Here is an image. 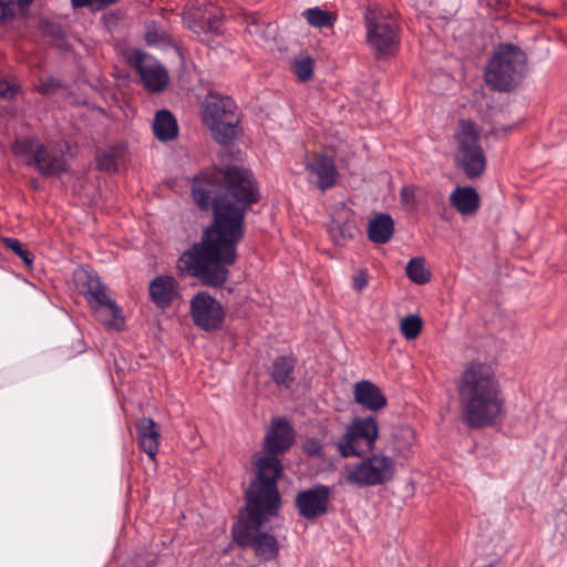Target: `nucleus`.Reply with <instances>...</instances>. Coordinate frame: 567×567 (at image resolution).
I'll list each match as a JSON object with an SVG mask.
<instances>
[{"label": "nucleus", "instance_id": "1", "mask_svg": "<svg viewBox=\"0 0 567 567\" xmlns=\"http://www.w3.org/2000/svg\"><path fill=\"white\" fill-rule=\"evenodd\" d=\"M226 186L214 175H199L192 184V197L202 210H213V224L202 240L185 250L178 267L189 276L212 287L221 286L227 266L236 259V245L243 237L245 212L248 207V174L237 166L218 169Z\"/></svg>", "mask_w": 567, "mask_h": 567}, {"label": "nucleus", "instance_id": "2", "mask_svg": "<svg viewBox=\"0 0 567 567\" xmlns=\"http://www.w3.org/2000/svg\"><path fill=\"white\" fill-rule=\"evenodd\" d=\"M457 393L463 421L468 427H486L503 417L505 399L491 364H466L457 383Z\"/></svg>", "mask_w": 567, "mask_h": 567}, {"label": "nucleus", "instance_id": "3", "mask_svg": "<svg viewBox=\"0 0 567 567\" xmlns=\"http://www.w3.org/2000/svg\"><path fill=\"white\" fill-rule=\"evenodd\" d=\"M256 478L250 482V529L259 528L269 519L279 516L282 499L278 481L282 465L276 454H267L256 461Z\"/></svg>", "mask_w": 567, "mask_h": 567}, {"label": "nucleus", "instance_id": "4", "mask_svg": "<svg viewBox=\"0 0 567 567\" xmlns=\"http://www.w3.org/2000/svg\"><path fill=\"white\" fill-rule=\"evenodd\" d=\"M74 281L95 318L109 330L122 331L125 328V318L117 302L109 295L107 287L94 271L79 269L74 274Z\"/></svg>", "mask_w": 567, "mask_h": 567}, {"label": "nucleus", "instance_id": "5", "mask_svg": "<svg viewBox=\"0 0 567 567\" xmlns=\"http://www.w3.org/2000/svg\"><path fill=\"white\" fill-rule=\"evenodd\" d=\"M525 71V53L516 45L503 44L487 64L485 81L494 90L507 92L520 83Z\"/></svg>", "mask_w": 567, "mask_h": 567}, {"label": "nucleus", "instance_id": "6", "mask_svg": "<svg viewBox=\"0 0 567 567\" xmlns=\"http://www.w3.org/2000/svg\"><path fill=\"white\" fill-rule=\"evenodd\" d=\"M202 118L218 144L229 145L237 138L240 116L231 97L208 95L203 104Z\"/></svg>", "mask_w": 567, "mask_h": 567}, {"label": "nucleus", "instance_id": "7", "mask_svg": "<svg viewBox=\"0 0 567 567\" xmlns=\"http://www.w3.org/2000/svg\"><path fill=\"white\" fill-rule=\"evenodd\" d=\"M454 138L456 166L471 179L482 176L486 167V157L478 143L480 137L475 125L470 121H461Z\"/></svg>", "mask_w": 567, "mask_h": 567}, {"label": "nucleus", "instance_id": "8", "mask_svg": "<svg viewBox=\"0 0 567 567\" xmlns=\"http://www.w3.org/2000/svg\"><path fill=\"white\" fill-rule=\"evenodd\" d=\"M379 426L373 416L357 417L339 439L337 446L341 456H360L374 447Z\"/></svg>", "mask_w": 567, "mask_h": 567}, {"label": "nucleus", "instance_id": "9", "mask_svg": "<svg viewBox=\"0 0 567 567\" xmlns=\"http://www.w3.org/2000/svg\"><path fill=\"white\" fill-rule=\"evenodd\" d=\"M395 473L392 457L374 454L355 463L347 471L346 481L358 487L377 486L390 482Z\"/></svg>", "mask_w": 567, "mask_h": 567}, {"label": "nucleus", "instance_id": "10", "mask_svg": "<svg viewBox=\"0 0 567 567\" xmlns=\"http://www.w3.org/2000/svg\"><path fill=\"white\" fill-rule=\"evenodd\" d=\"M367 41L378 59L393 55L399 49V31L394 21L383 17L365 18Z\"/></svg>", "mask_w": 567, "mask_h": 567}, {"label": "nucleus", "instance_id": "11", "mask_svg": "<svg viewBox=\"0 0 567 567\" xmlns=\"http://www.w3.org/2000/svg\"><path fill=\"white\" fill-rule=\"evenodd\" d=\"M307 182L321 192L337 184L338 168L334 159L323 153L307 154L303 161Z\"/></svg>", "mask_w": 567, "mask_h": 567}, {"label": "nucleus", "instance_id": "12", "mask_svg": "<svg viewBox=\"0 0 567 567\" xmlns=\"http://www.w3.org/2000/svg\"><path fill=\"white\" fill-rule=\"evenodd\" d=\"M190 316L199 329L212 331L221 324L224 311L220 303L208 292H197L190 300Z\"/></svg>", "mask_w": 567, "mask_h": 567}, {"label": "nucleus", "instance_id": "13", "mask_svg": "<svg viewBox=\"0 0 567 567\" xmlns=\"http://www.w3.org/2000/svg\"><path fill=\"white\" fill-rule=\"evenodd\" d=\"M183 19L198 40L207 44H210L214 37L219 35L223 30L219 14L210 9L190 8L184 13Z\"/></svg>", "mask_w": 567, "mask_h": 567}, {"label": "nucleus", "instance_id": "14", "mask_svg": "<svg viewBox=\"0 0 567 567\" xmlns=\"http://www.w3.org/2000/svg\"><path fill=\"white\" fill-rule=\"evenodd\" d=\"M330 497L331 488L327 485L317 484L297 494L296 507L301 517L316 519L328 512Z\"/></svg>", "mask_w": 567, "mask_h": 567}, {"label": "nucleus", "instance_id": "15", "mask_svg": "<svg viewBox=\"0 0 567 567\" xmlns=\"http://www.w3.org/2000/svg\"><path fill=\"white\" fill-rule=\"evenodd\" d=\"M133 60L145 89L151 92H161L165 89L168 74L157 60L141 51H135Z\"/></svg>", "mask_w": 567, "mask_h": 567}, {"label": "nucleus", "instance_id": "16", "mask_svg": "<svg viewBox=\"0 0 567 567\" xmlns=\"http://www.w3.org/2000/svg\"><path fill=\"white\" fill-rule=\"evenodd\" d=\"M295 441V431L284 417L271 421L265 436L264 449L268 454H279L289 450Z\"/></svg>", "mask_w": 567, "mask_h": 567}, {"label": "nucleus", "instance_id": "17", "mask_svg": "<svg viewBox=\"0 0 567 567\" xmlns=\"http://www.w3.org/2000/svg\"><path fill=\"white\" fill-rule=\"evenodd\" d=\"M30 163L43 177L56 176L69 171L66 158L51 151L43 143L39 145L38 152L35 156L31 157Z\"/></svg>", "mask_w": 567, "mask_h": 567}, {"label": "nucleus", "instance_id": "18", "mask_svg": "<svg viewBox=\"0 0 567 567\" xmlns=\"http://www.w3.org/2000/svg\"><path fill=\"white\" fill-rule=\"evenodd\" d=\"M148 291L155 306L165 309L179 296V285L173 276L159 275L150 282Z\"/></svg>", "mask_w": 567, "mask_h": 567}, {"label": "nucleus", "instance_id": "19", "mask_svg": "<svg viewBox=\"0 0 567 567\" xmlns=\"http://www.w3.org/2000/svg\"><path fill=\"white\" fill-rule=\"evenodd\" d=\"M450 204L461 216H473L480 209L481 197L472 186H457L450 194Z\"/></svg>", "mask_w": 567, "mask_h": 567}, {"label": "nucleus", "instance_id": "20", "mask_svg": "<svg viewBox=\"0 0 567 567\" xmlns=\"http://www.w3.org/2000/svg\"><path fill=\"white\" fill-rule=\"evenodd\" d=\"M354 400L365 410L379 411L386 405V398L371 381L362 380L354 385Z\"/></svg>", "mask_w": 567, "mask_h": 567}, {"label": "nucleus", "instance_id": "21", "mask_svg": "<svg viewBox=\"0 0 567 567\" xmlns=\"http://www.w3.org/2000/svg\"><path fill=\"white\" fill-rule=\"evenodd\" d=\"M137 439L140 447L152 461H155L158 452L159 431L156 423L151 417H143L136 423Z\"/></svg>", "mask_w": 567, "mask_h": 567}, {"label": "nucleus", "instance_id": "22", "mask_svg": "<svg viewBox=\"0 0 567 567\" xmlns=\"http://www.w3.org/2000/svg\"><path fill=\"white\" fill-rule=\"evenodd\" d=\"M250 548L256 557L262 561L275 559L279 554V545L276 537L269 533L257 530L250 533Z\"/></svg>", "mask_w": 567, "mask_h": 567}, {"label": "nucleus", "instance_id": "23", "mask_svg": "<svg viewBox=\"0 0 567 567\" xmlns=\"http://www.w3.org/2000/svg\"><path fill=\"white\" fill-rule=\"evenodd\" d=\"M153 132L158 141H173L178 134L177 121L173 113L168 110L158 111L154 117Z\"/></svg>", "mask_w": 567, "mask_h": 567}, {"label": "nucleus", "instance_id": "24", "mask_svg": "<svg viewBox=\"0 0 567 567\" xmlns=\"http://www.w3.org/2000/svg\"><path fill=\"white\" fill-rule=\"evenodd\" d=\"M394 233V221L389 214H379L368 227L369 239L375 244L388 243Z\"/></svg>", "mask_w": 567, "mask_h": 567}, {"label": "nucleus", "instance_id": "25", "mask_svg": "<svg viewBox=\"0 0 567 567\" xmlns=\"http://www.w3.org/2000/svg\"><path fill=\"white\" fill-rule=\"evenodd\" d=\"M295 360L289 355L277 358L272 363L271 378L278 386L290 388L293 382Z\"/></svg>", "mask_w": 567, "mask_h": 567}, {"label": "nucleus", "instance_id": "26", "mask_svg": "<svg viewBox=\"0 0 567 567\" xmlns=\"http://www.w3.org/2000/svg\"><path fill=\"white\" fill-rule=\"evenodd\" d=\"M243 497L245 504L239 511V519L233 525V539L239 546H248V487L243 485Z\"/></svg>", "mask_w": 567, "mask_h": 567}, {"label": "nucleus", "instance_id": "27", "mask_svg": "<svg viewBox=\"0 0 567 567\" xmlns=\"http://www.w3.org/2000/svg\"><path fill=\"white\" fill-rule=\"evenodd\" d=\"M39 145H42V142L34 136L17 140L12 145V152L17 157L23 161L27 166H31L32 163H30V159L35 156Z\"/></svg>", "mask_w": 567, "mask_h": 567}, {"label": "nucleus", "instance_id": "28", "mask_svg": "<svg viewBox=\"0 0 567 567\" xmlns=\"http://www.w3.org/2000/svg\"><path fill=\"white\" fill-rule=\"evenodd\" d=\"M425 196V190L415 185H405L400 190V200L406 212H416L422 199Z\"/></svg>", "mask_w": 567, "mask_h": 567}, {"label": "nucleus", "instance_id": "29", "mask_svg": "<svg viewBox=\"0 0 567 567\" xmlns=\"http://www.w3.org/2000/svg\"><path fill=\"white\" fill-rule=\"evenodd\" d=\"M328 231L331 240L338 246H343L353 238V227L349 221L332 220Z\"/></svg>", "mask_w": 567, "mask_h": 567}, {"label": "nucleus", "instance_id": "30", "mask_svg": "<svg viewBox=\"0 0 567 567\" xmlns=\"http://www.w3.org/2000/svg\"><path fill=\"white\" fill-rule=\"evenodd\" d=\"M408 278L416 285H424L430 281L431 272L425 268L422 258H412L405 268Z\"/></svg>", "mask_w": 567, "mask_h": 567}, {"label": "nucleus", "instance_id": "31", "mask_svg": "<svg viewBox=\"0 0 567 567\" xmlns=\"http://www.w3.org/2000/svg\"><path fill=\"white\" fill-rule=\"evenodd\" d=\"M302 14L313 28L322 29L332 25L331 14L319 7L306 9Z\"/></svg>", "mask_w": 567, "mask_h": 567}, {"label": "nucleus", "instance_id": "32", "mask_svg": "<svg viewBox=\"0 0 567 567\" xmlns=\"http://www.w3.org/2000/svg\"><path fill=\"white\" fill-rule=\"evenodd\" d=\"M315 61L308 55L296 58L292 64V71L300 82H307L313 74Z\"/></svg>", "mask_w": 567, "mask_h": 567}, {"label": "nucleus", "instance_id": "33", "mask_svg": "<svg viewBox=\"0 0 567 567\" xmlns=\"http://www.w3.org/2000/svg\"><path fill=\"white\" fill-rule=\"evenodd\" d=\"M422 329V321L419 316L410 315L401 320L400 330L408 340L415 339Z\"/></svg>", "mask_w": 567, "mask_h": 567}, {"label": "nucleus", "instance_id": "34", "mask_svg": "<svg viewBox=\"0 0 567 567\" xmlns=\"http://www.w3.org/2000/svg\"><path fill=\"white\" fill-rule=\"evenodd\" d=\"M2 241L4 246L8 249L12 250L23 261V264L27 267H32L33 258L31 252L28 249H25L18 239L12 237H4L2 238Z\"/></svg>", "mask_w": 567, "mask_h": 567}, {"label": "nucleus", "instance_id": "35", "mask_svg": "<svg viewBox=\"0 0 567 567\" xmlns=\"http://www.w3.org/2000/svg\"><path fill=\"white\" fill-rule=\"evenodd\" d=\"M62 87V82L53 76L40 79L35 85V90L45 96H50L56 93Z\"/></svg>", "mask_w": 567, "mask_h": 567}, {"label": "nucleus", "instance_id": "36", "mask_svg": "<svg viewBox=\"0 0 567 567\" xmlns=\"http://www.w3.org/2000/svg\"><path fill=\"white\" fill-rule=\"evenodd\" d=\"M97 167L102 171L113 172L117 168V158L113 151L99 152L96 154Z\"/></svg>", "mask_w": 567, "mask_h": 567}, {"label": "nucleus", "instance_id": "37", "mask_svg": "<svg viewBox=\"0 0 567 567\" xmlns=\"http://www.w3.org/2000/svg\"><path fill=\"white\" fill-rule=\"evenodd\" d=\"M305 452L312 457H321L323 454V445L316 437L307 439L303 444Z\"/></svg>", "mask_w": 567, "mask_h": 567}, {"label": "nucleus", "instance_id": "38", "mask_svg": "<svg viewBox=\"0 0 567 567\" xmlns=\"http://www.w3.org/2000/svg\"><path fill=\"white\" fill-rule=\"evenodd\" d=\"M369 272L367 269H360L352 278V288L355 291H362L368 287Z\"/></svg>", "mask_w": 567, "mask_h": 567}, {"label": "nucleus", "instance_id": "39", "mask_svg": "<svg viewBox=\"0 0 567 567\" xmlns=\"http://www.w3.org/2000/svg\"><path fill=\"white\" fill-rule=\"evenodd\" d=\"M117 0H71L74 8H82L89 6H101L109 7L115 3Z\"/></svg>", "mask_w": 567, "mask_h": 567}, {"label": "nucleus", "instance_id": "40", "mask_svg": "<svg viewBox=\"0 0 567 567\" xmlns=\"http://www.w3.org/2000/svg\"><path fill=\"white\" fill-rule=\"evenodd\" d=\"M18 86L8 82L7 80H0V96L4 99H12L18 93Z\"/></svg>", "mask_w": 567, "mask_h": 567}, {"label": "nucleus", "instance_id": "41", "mask_svg": "<svg viewBox=\"0 0 567 567\" xmlns=\"http://www.w3.org/2000/svg\"><path fill=\"white\" fill-rule=\"evenodd\" d=\"M14 16L11 0H0V22Z\"/></svg>", "mask_w": 567, "mask_h": 567}, {"label": "nucleus", "instance_id": "42", "mask_svg": "<svg viewBox=\"0 0 567 567\" xmlns=\"http://www.w3.org/2000/svg\"><path fill=\"white\" fill-rule=\"evenodd\" d=\"M145 40L151 45H156L161 42L162 38L156 31H147L145 35Z\"/></svg>", "mask_w": 567, "mask_h": 567}, {"label": "nucleus", "instance_id": "43", "mask_svg": "<svg viewBox=\"0 0 567 567\" xmlns=\"http://www.w3.org/2000/svg\"><path fill=\"white\" fill-rule=\"evenodd\" d=\"M260 198L259 192L255 188L252 181L250 179V206L257 203Z\"/></svg>", "mask_w": 567, "mask_h": 567}, {"label": "nucleus", "instance_id": "44", "mask_svg": "<svg viewBox=\"0 0 567 567\" xmlns=\"http://www.w3.org/2000/svg\"><path fill=\"white\" fill-rule=\"evenodd\" d=\"M34 0H17L18 4L21 7L30 6Z\"/></svg>", "mask_w": 567, "mask_h": 567}, {"label": "nucleus", "instance_id": "45", "mask_svg": "<svg viewBox=\"0 0 567 567\" xmlns=\"http://www.w3.org/2000/svg\"><path fill=\"white\" fill-rule=\"evenodd\" d=\"M249 23H250V24L255 23V20L252 19V17H251V16H250Z\"/></svg>", "mask_w": 567, "mask_h": 567}]
</instances>
